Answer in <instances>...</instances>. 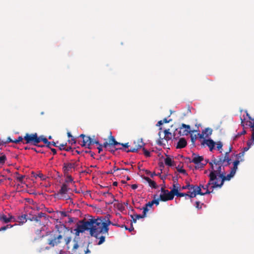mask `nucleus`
I'll return each mask as SVG.
<instances>
[{"label": "nucleus", "mask_w": 254, "mask_h": 254, "mask_svg": "<svg viewBox=\"0 0 254 254\" xmlns=\"http://www.w3.org/2000/svg\"><path fill=\"white\" fill-rule=\"evenodd\" d=\"M232 147H229L228 151L225 153L224 157L219 156L218 159L214 158L209 162L211 170L209 174V177H211V181H217L219 180L221 174L223 175L225 172L224 167L231 164V159L229 158V153L232 151Z\"/></svg>", "instance_id": "obj_1"}, {"label": "nucleus", "mask_w": 254, "mask_h": 254, "mask_svg": "<svg viewBox=\"0 0 254 254\" xmlns=\"http://www.w3.org/2000/svg\"><path fill=\"white\" fill-rule=\"evenodd\" d=\"M86 230H89L90 235L96 239H99L97 243L98 245L102 244L105 241V236H100L97 228L95 224L94 218L89 219L87 220H82L78 224L75 231V235L79 236V233H83Z\"/></svg>", "instance_id": "obj_2"}, {"label": "nucleus", "mask_w": 254, "mask_h": 254, "mask_svg": "<svg viewBox=\"0 0 254 254\" xmlns=\"http://www.w3.org/2000/svg\"><path fill=\"white\" fill-rule=\"evenodd\" d=\"M111 215H106L104 218L102 220L101 218L95 219L94 221L97 228L100 236H105L108 235L109 226L112 224V222L110 220Z\"/></svg>", "instance_id": "obj_3"}, {"label": "nucleus", "mask_w": 254, "mask_h": 254, "mask_svg": "<svg viewBox=\"0 0 254 254\" xmlns=\"http://www.w3.org/2000/svg\"><path fill=\"white\" fill-rule=\"evenodd\" d=\"M38 134L35 133H26L24 135V141L23 144H29L34 146H38L40 147H43L44 145H38Z\"/></svg>", "instance_id": "obj_4"}, {"label": "nucleus", "mask_w": 254, "mask_h": 254, "mask_svg": "<svg viewBox=\"0 0 254 254\" xmlns=\"http://www.w3.org/2000/svg\"><path fill=\"white\" fill-rule=\"evenodd\" d=\"M69 189L66 184H63L59 191L54 194V197L58 199H70L69 196L66 194Z\"/></svg>", "instance_id": "obj_5"}, {"label": "nucleus", "mask_w": 254, "mask_h": 254, "mask_svg": "<svg viewBox=\"0 0 254 254\" xmlns=\"http://www.w3.org/2000/svg\"><path fill=\"white\" fill-rule=\"evenodd\" d=\"M247 116H248L249 120H251L249 121L248 125L251 129L252 136L251 139L247 141V146L243 148V151H244V152L247 151L251 146L254 144V119H252L248 114H247Z\"/></svg>", "instance_id": "obj_6"}, {"label": "nucleus", "mask_w": 254, "mask_h": 254, "mask_svg": "<svg viewBox=\"0 0 254 254\" xmlns=\"http://www.w3.org/2000/svg\"><path fill=\"white\" fill-rule=\"evenodd\" d=\"M79 161V159L76 161L72 160L71 162L64 163L63 170L64 175H67L69 173L72 172V169L74 170L78 166Z\"/></svg>", "instance_id": "obj_7"}, {"label": "nucleus", "mask_w": 254, "mask_h": 254, "mask_svg": "<svg viewBox=\"0 0 254 254\" xmlns=\"http://www.w3.org/2000/svg\"><path fill=\"white\" fill-rule=\"evenodd\" d=\"M169 130H170L169 129H165L164 131V133L165 134L164 139L165 140H166L167 141L171 140L173 137L174 138H175V136L176 135V133L175 132L173 133V134H172V133L171 132H170ZM160 133H161V132L160 131L158 133V135L160 136V138L158 139V140L157 141V143L158 145H165V144L163 142V138H161L160 137Z\"/></svg>", "instance_id": "obj_8"}, {"label": "nucleus", "mask_w": 254, "mask_h": 254, "mask_svg": "<svg viewBox=\"0 0 254 254\" xmlns=\"http://www.w3.org/2000/svg\"><path fill=\"white\" fill-rule=\"evenodd\" d=\"M134 146L130 147L129 149L127 150H125L127 152H136L138 149L143 147L145 145V143L142 141V139H138L136 141L133 142Z\"/></svg>", "instance_id": "obj_9"}, {"label": "nucleus", "mask_w": 254, "mask_h": 254, "mask_svg": "<svg viewBox=\"0 0 254 254\" xmlns=\"http://www.w3.org/2000/svg\"><path fill=\"white\" fill-rule=\"evenodd\" d=\"M175 195H176V190L172 189L170 191L168 190V192H166L165 193L161 194L160 195V199L161 201H166L172 200Z\"/></svg>", "instance_id": "obj_10"}, {"label": "nucleus", "mask_w": 254, "mask_h": 254, "mask_svg": "<svg viewBox=\"0 0 254 254\" xmlns=\"http://www.w3.org/2000/svg\"><path fill=\"white\" fill-rule=\"evenodd\" d=\"M62 239L63 236L62 235H56L55 234L53 237L48 240L47 243L51 247H54L61 243Z\"/></svg>", "instance_id": "obj_11"}, {"label": "nucleus", "mask_w": 254, "mask_h": 254, "mask_svg": "<svg viewBox=\"0 0 254 254\" xmlns=\"http://www.w3.org/2000/svg\"><path fill=\"white\" fill-rule=\"evenodd\" d=\"M235 174L230 172L229 174L226 175V173H225L223 175L221 174V176L219 178L221 179L220 181L219 180H218V184L216 185L215 186H218L219 188H221L224 184V183L226 181H230L231 179L234 177Z\"/></svg>", "instance_id": "obj_12"}, {"label": "nucleus", "mask_w": 254, "mask_h": 254, "mask_svg": "<svg viewBox=\"0 0 254 254\" xmlns=\"http://www.w3.org/2000/svg\"><path fill=\"white\" fill-rule=\"evenodd\" d=\"M203 160V157L200 156H195L192 159V160H190V162L194 163L196 166H195V168L196 169L203 168L205 166V164H202L201 163L202 161Z\"/></svg>", "instance_id": "obj_13"}, {"label": "nucleus", "mask_w": 254, "mask_h": 254, "mask_svg": "<svg viewBox=\"0 0 254 254\" xmlns=\"http://www.w3.org/2000/svg\"><path fill=\"white\" fill-rule=\"evenodd\" d=\"M0 221L4 223H8V222L15 221V219L14 216L9 214L8 217L6 215L2 214L0 215Z\"/></svg>", "instance_id": "obj_14"}, {"label": "nucleus", "mask_w": 254, "mask_h": 254, "mask_svg": "<svg viewBox=\"0 0 254 254\" xmlns=\"http://www.w3.org/2000/svg\"><path fill=\"white\" fill-rule=\"evenodd\" d=\"M218 184V181H211V177H209V181L208 183L204 186V190L208 189V188L210 186V189L214 190L215 188H219L218 186H215L216 185Z\"/></svg>", "instance_id": "obj_15"}, {"label": "nucleus", "mask_w": 254, "mask_h": 254, "mask_svg": "<svg viewBox=\"0 0 254 254\" xmlns=\"http://www.w3.org/2000/svg\"><path fill=\"white\" fill-rule=\"evenodd\" d=\"M205 144L209 148L210 151H212L214 148L215 142L211 139H205L203 140L202 144Z\"/></svg>", "instance_id": "obj_16"}, {"label": "nucleus", "mask_w": 254, "mask_h": 254, "mask_svg": "<svg viewBox=\"0 0 254 254\" xmlns=\"http://www.w3.org/2000/svg\"><path fill=\"white\" fill-rule=\"evenodd\" d=\"M92 145V141L91 138L87 136L84 138V139L82 140V143L81 144L82 146L87 147L88 149H90V146Z\"/></svg>", "instance_id": "obj_17"}, {"label": "nucleus", "mask_w": 254, "mask_h": 254, "mask_svg": "<svg viewBox=\"0 0 254 254\" xmlns=\"http://www.w3.org/2000/svg\"><path fill=\"white\" fill-rule=\"evenodd\" d=\"M187 145V140L184 138H181L176 146L177 149H181L185 147Z\"/></svg>", "instance_id": "obj_18"}, {"label": "nucleus", "mask_w": 254, "mask_h": 254, "mask_svg": "<svg viewBox=\"0 0 254 254\" xmlns=\"http://www.w3.org/2000/svg\"><path fill=\"white\" fill-rule=\"evenodd\" d=\"M41 141H43L47 147L50 148L51 142L49 141L47 138L44 135H40L38 136V144Z\"/></svg>", "instance_id": "obj_19"}, {"label": "nucleus", "mask_w": 254, "mask_h": 254, "mask_svg": "<svg viewBox=\"0 0 254 254\" xmlns=\"http://www.w3.org/2000/svg\"><path fill=\"white\" fill-rule=\"evenodd\" d=\"M109 142L110 143V146H116L120 144V142L117 141L113 135H112L111 132H110V135L109 137Z\"/></svg>", "instance_id": "obj_20"}, {"label": "nucleus", "mask_w": 254, "mask_h": 254, "mask_svg": "<svg viewBox=\"0 0 254 254\" xmlns=\"http://www.w3.org/2000/svg\"><path fill=\"white\" fill-rule=\"evenodd\" d=\"M143 179L147 182L150 187L154 189H156L158 187L156 183L154 181L151 180L149 178L147 177H144Z\"/></svg>", "instance_id": "obj_21"}, {"label": "nucleus", "mask_w": 254, "mask_h": 254, "mask_svg": "<svg viewBox=\"0 0 254 254\" xmlns=\"http://www.w3.org/2000/svg\"><path fill=\"white\" fill-rule=\"evenodd\" d=\"M143 214L142 215L140 214H136L134 215V217L136 219H139L140 218H143L146 217V213L148 211V209L146 208H143Z\"/></svg>", "instance_id": "obj_22"}, {"label": "nucleus", "mask_w": 254, "mask_h": 254, "mask_svg": "<svg viewBox=\"0 0 254 254\" xmlns=\"http://www.w3.org/2000/svg\"><path fill=\"white\" fill-rule=\"evenodd\" d=\"M32 174L33 177L36 179L39 177L42 181L46 180L47 179V177L41 173H39V174H35L34 172H32Z\"/></svg>", "instance_id": "obj_23"}, {"label": "nucleus", "mask_w": 254, "mask_h": 254, "mask_svg": "<svg viewBox=\"0 0 254 254\" xmlns=\"http://www.w3.org/2000/svg\"><path fill=\"white\" fill-rule=\"evenodd\" d=\"M26 217H27V215H26V214H22L21 216H19L18 217V222L22 224L23 223H25L27 220V218Z\"/></svg>", "instance_id": "obj_24"}, {"label": "nucleus", "mask_w": 254, "mask_h": 254, "mask_svg": "<svg viewBox=\"0 0 254 254\" xmlns=\"http://www.w3.org/2000/svg\"><path fill=\"white\" fill-rule=\"evenodd\" d=\"M165 163L166 165L170 167L174 166V161H172V159L169 157H167L165 158Z\"/></svg>", "instance_id": "obj_25"}, {"label": "nucleus", "mask_w": 254, "mask_h": 254, "mask_svg": "<svg viewBox=\"0 0 254 254\" xmlns=\"http://www.w3.org/2000/svg\"><path fill=\"white\" fill-rule=\"evenodd\" d=\"M117 150H125V149H123V148L122 147H119V148H116L115 147V146H109V148H108L107 149V150L109 151V152L112 153H115V151Z\"/></svg>", "instance_id": "obj_26"}, {"label": "nucleus", "mask_w": 254, "mask_h": 254, "mask_svg": "<svg viewBox=\"0 0 254 254\" xmlns=\"http://www.w3.org/2000/svg\"><path fill=\"white\" fill-rule=\"evenodd\" d=\"M80 251L81 252L79 254H87L90 253V251L88 249V247L84 248L83 246L80 248Z\"/></svg>", "instance_id": "obj_27"}, {"label": "nucleus", "mask_w": 254, "mask_h": 254, "mask_svg": "<svg viewBox=\"0 0 254 254\" xmlns=\"http://www.w3.org/2000/svg\"><path fill=\"white\" fill-rule=\"evenodd\" d=\"M190 130H187L185 128L180 129L178 134L180 135H187L190 132Z\"/></svg>", "instance_id": "obj_28"}, {"label": "nucleus", "mask_w": 254, "mask_h": 254, "mask_svg": "<svg viewBox=\"0 0 254 254\" xmlns=\"http://www.w3.org/2000/svg\"><path fill=\"white\" fill-rule=\"evenodd\" d=\"M192 190H194L196 195L199 194L203 195V192H201V190L200 189V187H198L197 186H195V187L192 189Z\"/></svg>", "instance_id": "obj_29"}, {"label": "nucleus", "mask_w": 254, "mask_h": 254, "mask_svg": "<svg viewBox=\"0 0 254 254\" xmlns=\"http://www.w3.org/2000/svg\"><path fill=\"white\" fill-rule=\"evenodd\" d=\"M195 187V185H190L189 183H188L187 185L183 186L181 188V190H186L188 189L189 190H192Z\"/></svg>", "instance_id": "obj_30"}, {"label": "nucleus", "mask_w": 254, "mask_h": 254, "mask_svg": "<svg viewBox=\"0 0 254 254\" xmlns=\"http://www.w3.org/2000/svg\"><path fill=\"white\" fill-rule=\"evenodd\" d=\"M21 142L22 143H23V142H25L24 136L22 137L21 136H19L17 139H15L13 141V143H16V144H18Z\"/></svg>", "instance_id": "obj_31"}, {"label": "nucleus", "mask_w": 254, "mask_h": 254, "mask_svg": "<svg viewBox=\"0 0 254 254\" xmlns=\"http://www.w3.org/2000/svg\"><path fill=\"white\" fill-rule=\"evenodd\" d=\"M1 154V155L0 156V164L3 165L6 160V157L4 154H2V153Z\"/></svg>", "instance_id": "obj_32"}, {"label": "nucleus", "mask_w": 254, "mask_h": 254, "mask_svg": "<svg viewBox=\"0 0 254 254\" xmlns=\"http://www.w3.org/2000/svg\"><path fill=\"white\" fill-rule=\"evenodd\" d=\"M176 195L178 197L188 196V195H189V193L179 192L177 190H176Z\"/></svg>", "instance_id": "obj_33"}, {"label": "nucleus", "mask_w": 254, "mask_h": 254, "mask_svg": "<svg viewBox=\"0 0 254 254\" xmlns=\"http://www.w3.org/2000/svg\"><path fill=\"white\" fill-rule=\"evenodd\" d=\"M215 144H216L217 149L220 151V153H222V147L223 146L222 143L221 141H218L216 143H215Z\"/></svg>", "instance_id": "obj_34"}, {"label": "nucleus", "mask_w": 254, "mask_h": 254, "mask_svg": "<svg viewBox=\"0 0 254 254\" xmlns=\"http://www.w3.org/2000/svg\"><path fill=\"white\" fill-rule=\"evenodd\" d=\"M184 128H185L187 130H190V127L189 125H187L185 124H182L181 125V126L179 127L180 129H183Z\"/></svg>", "instance_id": "obj_35"}, {"label": "nucleus", "mask_w": 254, "mask_h": 254, "mask_svg": "<svg viewBox=\"0 0 254 254\" xmlns=\"http://www.w3.org/2000/svg\"><path fill=\"white\" fill-rule=\"evenodd\" d=\"M212 132V129H211L210 128H206L203 131V133H204V134H206L207 135V136H208L209 135L211 134Z\"/></svg>", "instance_id": "obj_36"}, {"label": "nucleus", "mask_w": 254, "mask_h": 254, "mask_svg": "<svg viewBox=\"0 0 254 254\" xmlns=\"http://www.w3.org/2000/svg\"><path fill=\"white\" fill-rule=\"evenodd\" d=\"M172 189L177 190V191H179V189L180 190H181V188H180V185L178 183L174 184L173 185Z\"/></svg>", "instance_id": "obj_37"}, {"label": "nucleus", "mask_w": 254, "mask_h": 254, "mask_svg": "<svg viewBox=\"0 0 254 254\" xmlns=\"http://www.w3.org/2000/svg\"><path fill=\"white\" fill-rule=\"evenodd\" d=\"M188 193H189V195H188V196L190 198H193L196 196V194L193 190H192V191H190L188 192Z\"/></svg>", "instance_id": "obj_38"}, {"label": "nucleus", "mask_w": 254, "mask_h": 254, "mask_svg": "<svg viewBox=\"0 0 254 254\" xmlns=\"http://www.w3.org/2000/svg\"><path fill=\"white\" fill-rule=\"evenodd\" d=\"M145 173L148 175H150L151 177L153 178L154 176H156L157 174H156L155 172L151 173L150 171L146 170L145 171Z\"/></svg>", "instance_id": "obj_39"}, {"label": "nucleus", "mask_w": 254, "mask_h": 254, "mask_svg": "<svg viewBox=\"0 0 254 254\" xmlns=\"http://www.w3.org/2000/svg\"><path fill=\"white\" fill-rule=\"evenodd\" d=\"M142 150L143 151V153H144V155L147 157H149L150 156V153L149 151H148V150H147L145 148L143 147L142 148Z\"/></svg>", "instance_id": "obj_40"}, {"label": "nucleus", "mask_w": 254, "mask_h": 254, "mask_svg": "<svg viewBox=\"0 0 254 254\" xmlns=\"http://www.w3.org/2000/svg\"><path fill=\"white\" fill-rule=\"evenodd\" d=\"M246 133V131L245 129H243V130L241 133H238L234 137V139H237L238 137L242 135L245 134Z\"/></svg>", "instance_id": "obj_41"}, {"label": "nucleus", "mask_w": 254, "mask_h": 254, "mask_svg": "<svg viewBox=\"0 0 254 254\" xmlns=\"http://www.w3.org/2000/svg\"><path fill=\"white\" fill-rule=\"evenodd\" d=\"M73 242H74V244L73 246L72 250H75L79 247V246L78 244V242L77 241H76L75 239H74Z\"/></svg>", "instance_id": "obj_42"}, {"label": "nucleus", "mask_w": 254, "mask_h": 254, "mask_svg": "<svg viewBox=\"0 0 254 254\" xmlns=\"http://www.w3.org/2000/svg\"><path fill=\"white\" fill-rule=\"evenodd\" d=\"M25 176L24 175H20L16 178V179L18 181H19L20 183H22L23 179L25 178Z\"/></svg>", "instance_id": "obj_43"}, {"label": "nucleus", "mask_w": 254, "mask_h": 254, "mask_svg": "<svg viewBox=\"0 0 254 254\" xmlns=\"http://www.w3.org/2000/svg\"><path fill=\"white\" fill-rule=\"evenodd\" d=\"M202 205H203V203L200 204V202L199 201L195 202V207L198 209H201Z\"/></svg>", "instance_id": "obj_44"}, {"label": "nucleus", "mask_w": 254, "mask_h": 254, "mask_svg": "<svg viewBox=\"0 0 254 254\" xmlns=\"http://www.w3.org/2000/svg\"><path fill=\"white\" fill-rule=\"evenodd\" d=\"M190 138H191V142L192 143H194L195 141L196 140V139L197 138V135H196V134L193 135L192 134H191Z\"/></svg>", "instance_id": "obj_45"}, {"label": "nucleus", "mask_w": 254, "mask_h": 254, "mask_svg": "<svg viewBox=\"0 0 254 254\" xmlns=\"http://www.w3.org/2000/svg\"><path fill=\"white\" fill-rule=\"evenodd\" d=\"M66 175V182H72L73 181V179L71 175H69L68 174Z\"/></svg>", "instance_id": "obj_46"}, {"label": "nucleus", "mask_w": 254, "mask_h": 254, "mask_svg": "<svg viewBox=\"0 0 254 254\" xmlns=\"http://www.w3.org/2000/svg\"><path fill=\"white\" fill-rule=\"evenodd\" d=\"M64 150L66 151H71L72 152V154L73 155H74V149L70 146H69V147H65L64 148Z\"/></svg>", "instance_id": "obj_47"}, {"label": "nucleus", "mask_w": 254, "mask_h": 254, "mask_svg": "<svg viewBox=\"0 0 254 254\" xmlns=\"http://www.w3.org/2000/svg\"><path fill=\"white\" fill-rule=\"evenodd\" d=\"M102 145L104 148L107 149L110 146V143L106 141L103 144H102Z\"/></svg>", "instance_id": "obj_48"}, {"label": "nucleus", "mask_w": 254, "mask_h": 254, "mask_svg": "<svg viewBox=\"0 0 254 254\" xmlns=\"http://www.w3.org/2000/svg\"><path fill=\"white\" fill-rule=\"evenodd\" d=\"M66 145V143L60 144V145L58 146L57 147H58L61 150H64V148H65Z\"/></svg>", "instance_id": "obj_49"}, {"label": "nucleus", "mask_w": 254, "mask_h": 254, "mask_svg": "<svg viewBox=\"0 0 254 254\" xmlns=\"http://www.w3.org/2000/svg\"><path fill=\"white\" fill-rule=\"evenodd\" d=\"M13 141L14 140H12V139H11V138L10 137H8L7 138V140L6 141H3V144H6L8 142H13Z\"/></svg>", "instance_id": "obj_50"}, {"label": "nucleus", "mask_w": 254, "mask_h": 254, "mask_svg": "<svg viewBox=\"0 0 254 254\" xmlns=\"http://www.w3.org/2000/svg\"><path fill=\"white\" fill-rule=\"evenodd\" d=\"M67 136H68V137L69 138H70V137L71 138V141H73V143H75L76 142L75 140V139L74 138V137L71 135V134L70 132H68L67 133Z\"/></svg>", "instance_id": "obj_51"}, {"label": "nucleus", "mask_w": 254, "mask_h": 254, "mask_svg": "<svg viewBox=\"0 0 254 254\" xmlns=\"http://www.w3.org/2000/svg\"><path fill=\"white\" fill-rule=\"evenodd\" d=\"M153 204H152L151 201H149L148 202V203H147L146 204H145V207H144L143 208H146L148 209V207H151L152 206Z\"/></svg>", "instance_id": "obj_52"}, {"label": "nucleus", "mask_w": 254, "mask_h": 254, "mask_svg": "<svg viewBox=\"0 0 254 254\" xmlns=\"http://www.w3.org/2000/svg\"><path fill=\"white\" fill-rule=\"evenodd\" d=\"M153 204H155L156 205H159V199H154L151 201Z\"/></svg>", "instance_id": "obj_53"}, {"label": "nucleus", "mask_w": 254, "mask_h": 254, "mask_svg": "<svg viewBox=\"0 0 254 254\" xmlns=\"http://www.w3.org/2000/svg\"><path fill=\"white\" fill-rule=\"evenodd\" d=\"M178 171L181 173L187 175L186 171L183 168L178 169Z\"/></svg>", "instance_id": "obj_54"}, {"label": "nucleus", "mask_w": 254, "mask_h": 254, "mask_svg": "<svg viewBox=\"0 0 254 254\" xmlns=\"http://www.w3.org/2000/svg\"><path fill=\"white\" fill-rule=\"evenodd\" d=\"M103 147L102 146L101 143H99V144H98V147H97V149L98 150V153H100L103 150Z\"/></svg>", "instance_id": "obj_55"}, {"label": "nucleus", "mask_w": 254, "mask_h": 254, "mask_svg": "<svg viewBox=\"0 0 254 254\" xmlns=\"http://www.w3.org/2000/svg\"><path fill=\"white\" fill-rule=\"evenodd\" d=\"M71 239L70 237H67L65 239V244L67 246L70 242Z\"/></svg>", "instance_id": "obj_56"}, {"label": "nucleus", "mask_w": 254, "mask_h": 254, "mask_svg": "<svg viewBox=\"0 0 254 254\" xmlns=\"http://www.w3.org/2000/svg\"><path fill=\"white\" fill-rule=\"evenodd\" d=\"M237 169H238V167L237 166L233 165V167L231 169V171L232 172L234 173V174H235Z\"/></svg>", "instance_id": "obj_57"}, {"label": "nucleus", "mask_w": 254, "mask_h": 254, "mask_svg": "<svg viewBox=\"0 0 254 254\" xmlns=\"http://www.w3.org/2000/svg\"><path fill=\"white\" fill-rule=\"evenodd\" d=\"M106 194H108L109 195H110L111 197L114 198L113 201H116V199L114 198V196L113 194H112L111 192H109V191H107L106 192H104V194L105 195Z\"/></svg>", "instance_id": "obj_58"}, {"label": "nucleus", "mask_w": 254, "mask_h": 254, "mask_svg": "<svg viewBox=\"0 0 254 254\" xmlns=\"http://www.w3.org/2000/svg\"><path fill=\"white\" fill-rule=\"evenodd\" d=\"M38 217L33 216V217H32V218H30L29 219H30V221H33L34 220V221H35L36 222H38V221H39V220L38 219Z\"/></svg>", "instance_id": "obj_59"}, {"label": "nucleus", "mask_w": 254, "mask_h": 254, "mask_svg": "<svg viewBox=\"0 0 254 254\" xmlns=\"http://www.w3.org/2000/svg\"><path fill=\"white\" fill-rule=\"evenodd\" d=\"M50 249V248L49 247H46L45 248H40L39 250H38V252L39 253H41L42 251H43L44 250H49Z\"/></svg>", "instance_id": "obj_60"}, {"label": "nucleus", "mask_w": 254, "mask_h": 254, "mask_svg": "<svg viewBox=\"0 0 254 254\" xmlns=\"http://www.w3.org/2000/svg\"><path fill=\"white\" fill-rule=\"evenodd\" d=\"M120 145H121L122 146H123V147H124L126 148H128L129 146L128 142L126 143H120Z\"/></svg>", "instance_id": "obj_61"}, {"label": "nucleus", "mask_w": 254, "mask_h": 254, "mask_svg": "<svg viewBox=\"0 0 254 254\" xmlns=\"http://www.w3.org/2000/svg\"><path fill=\"white\" fill-rule=\"evenodd\" d=\"M91 141H92V145L93 144H96L98 145L100 143L98 140H93L92 138H91Z\"/></svg>", "instance_id": "obj_62"}, {"label": "nucleus", "mask_w": 254, "mask_h": 254, "mask_svg": "<svg viewBox=\"0 0 254 254\" xmlns=\"http://www.w3.org/2000/svg\"><path fill=\"white\" fill-rule=\"evenodd\" d=\"M45 215V214L44 213L41 212L38 214V218H40L43 217H44Z\"/></svg>", "instance_id": "obj_63"}, {"label": "nucleus", "mask_w": 254, "mask_h": 254, "mask_svg": "<svg viewBox=\"0 0 254 254\" xmlns=\"http://www.w3.org/2000/svg\"><path fill=\"white\" fill-rule=\"evenodd\" d=\"M51 150V151L52 152L53 154L54 155H55L57 154V150L56 149H55V148H50Z\"/></svg>", "instance_id": "obj_64"}]
</instances>
